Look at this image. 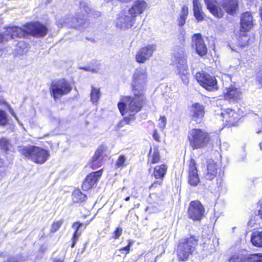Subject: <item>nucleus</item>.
Returning a JSON list of instances; mask_svg holds the SVG:
<instances>
[{"label": "nucleus", "instance_id": "4468645a", "mask_svg": "<svg viewBox=\"0 0 262 262\" xmlns=\"http://www.w3.org/2000/svg\"><path fill=\"white\" fill-rule=\"evenodd\" d=\"M102 175V170L93 172L89 174L82 183V189L88 191L93 187Z\"/></svg>", "mask_w": 262, "mask_h": 262}, {"label": "nucleus", "instance_id": "39448f33", "mask_svg": "<svg viewBox=\"0 0 262 262\" xmlns=\"http://www.w3.org/2000/svg\"><path fill=\"white\" fill-rule=\"evenodd\" d=\"M188 139L190 145L194 150L206 146L210 141V136L203 129L194 128L189 132Z\"/></svg>", "mask_w": 262, "mask_h": 262}, {"label": "nucleus", "instance_id": "a19ab883", "mask_svg": "<svg viewBox=\"0 0 262 262\" xmlns=\"http://www.w3.org/2000/svg\"><path fill=\"white\" fill-rule=\"evenodd\" d=\"M25 259L21 255L10 256L8 259V262H24Z\"/></svg>", "mask_w": 262, "mask_h": 262}, {"label": "nucleus", "instance_id": "f03ea898", "mask_svg": "<svg viewBox=\"0 0 262 262\" xmlns=\"http://www.w3.org/2000/svg\"><path fill=\"white\" fill-rule=\"evenodd\" d=\"M144 100V94L139 93L133 97H126L118 104V107L122 116H125L119 125L122 126L125 122L128 124L135 120V115L139 112L143 106Z\"/></svg>", "mask_w": 262, "mask_h": 262}, {"label": "nucleus", "instance_id": "6e6552de", "mask_svg": "<svg viewBox=\"0 0 262 262\" xmlns=\"http://www.w3.org/2000/svg\"><path fill=\"white\" fill-rule=\"evenodd\" d=\"M147 72L145 69H137L133 75L132 85L134 93L138 95L139 93L144 94L146 84Z\"/></svg>", "mask_w": 262, "mask_h": 262}, {"label": "nucleus", "instance_id": "ea45409f", "mask_svg": "<svg viewBox=\"0 0 262 262\" xmlns=\"http://www.w3.org/2000/svg\"><path fill=\"white\" fill-rule=\"evenodd\" d=\"M25 259L21 255L10 256L8 259V262H24Z\"/></svg>", "mask_w": 262, "mask_h": 262}, {"label": "nucleus", "instance_id": "4be33fe9", "mask_svg": "<svg viewBox=\"0 0 262 262\" xmlns=\"http://www.w3.org/2000/svg\"><path fill=\"white\" fill-rule=\"evenodd\" d=\"M241 25L242 30L249 31L253 26V17L250 12H246L241 18Z\"/></svg>", "mask_w": 262, "mask_h": 262}, {"label": "nucleus", "instance_id": "5fc2aeb1", "mask_svg": "<svg viewBox=\"0 0 262 262\" xmlns=\"http://www.w3.org/2000/svg\"><path fill=\"white\" fill-rule=\"evenodd\" d=\"M258 215L260 216V217L262 219V206H261L259 210Z\"/></svg>", "mask_w": 262, "mask_h": 262}, {"label": "nucleus", "instance_id": "9b49d317", "mask_svg": "<svg viewBox=\"0 0 262 262\" xmlns=\"http://www.w3.org/2000/svg\"><path fill=\"white\" fill-rule=\"evenodd\" d=\"M136 21V18L128 10H123L116 20L117 28L125 30L132 27Z\"/></svg>", "mask_w": 262, "mask_h": 262}, {"label": "nucleus", "instance_id": "37998d69", "mask_svg": "<svg viewBox=\"0 0 262 262\" xmlns=\"http://www.w3.org/2000/svg\"><path fill=\"white\" fill-rule=\"evenodd\" d=\"M62 220L54 222L52 225L51 231L52 232H56L62 224Z\"/></svg>", "mask_w": 262, "mask_h": 262}, {"label": "nucleus", "instance_id": "a878e982", "mask_svg": "<svg viewBox=\"0 0 262 262\" xmlns=\"http://www.w3.org/2000/svg\"><path fill=\"white\" fill-rule=\"evenodd\" d=\"M177 70L180 77L181 78L183 82L187 85L189 83V72L188 71V68L187 64H183L181 66H177Z\"/></svg>", "mask_w": 262, "mask_h": 262}, {"label": "nucleus", "instance_id": "4d7b16f0", "mask_svg": "<svg viewBox=\"0 0 262 262\" xmlns=\"http://www.w3.org/2000/svg\"><path fill=\"white\" fill-rule=\"evenodd\" d=\"M130 199V197L129 196H127L125 199V201H128Z\"/></svg>", "mask_w": 262, "mask_h": 262}, {"label": "nucleus", "instance_id": "09e8293b", "mask_svg": "<svg viewBox=\"0 0 262 262\" xmlns=\"http://www.w3.org/2000/svg\"><path fill=\"white\" fill-rule=\"evenodd\" d=\"M4 163L3 161L0 159V179L5 174V170L4 166Z\"/></svg>", "mask_w": 262, "mask_h": 262}, {"label": "nucleus", "instance_id": "5701e85b", "mask_svg": "<svg viewBox=\"0 0 262 262\" xmlns=\"http://www.w3.org/2000/svg\"><path fill=\"white\" fill-rule=\"evenodd\" d=\"M222 6L227 13L233 15L238 8V3L237 0H222Z\"/></svg>", "mask_w": 262, "mask_h": 262}, {"label": "nucleus", "instance_id": "1a4fd4ad", "mask_svg": "<svg viewBox=\"0 0 262 262\" xmlns=\"http://www.w3.org/2000/svg\"><path fill=\"white\" fill-rule=\"evenodd\" d=\"M195 78L199 84L208 91H214L219 89L216 78L204 71L197 72Z\"/></svg>", "mask_w": 262, "mask_h": 262}, {"label": "nucleus", "instance_id": "2f4dec72", "mask_svg": "<svg viewBox=\"0 0 262 262\" xmlns=\"http://www.w3.org/2000/svg\"><path fill=\"white\" fill-rule=\"evenodd\" d=\"M0 148L5 151H13L14 149L11 141L6 138L0 139Z\"/></svg>", "mask_w": 262, "mask_h": 262}, {"label": "nucleus", "instance_id": "f3484780", "mask_svg": "<svg viewBox=\"0 0 262 262\" xmlns=\"http://www.w3.org/2000/svg\"><path fill=\"white\" fill-rule=\"evenodd\" d=\"M174 60L175 65L187 64V53L184 47L177 46L174 50Z\"/></svg>", "mask_w": 262, "mask_h": 262}, {"label": "nucleus", "instance_id": "49530a36", "mask_svg": "<svg viewBox=\"0 0 262 262\" xmlns=\"http://www.w3.org/2000/svg\"><path fill=\"white\" fill-rule=\"evenodd\" d=\"M122 229L120 227L116 228V230L114 232L113 238L118 239L122 234Z\"/></svg>", "mask_w": 262, "mask_h": 262}, {"label": "nucleus", "instance_id": "2eb2a0df", "mask_svg": "<svg viewBox=\"0 0 262 262\" xmlns=\"http://www.w3.org/2000/svg\"><path fill=\"white\" fill-rule=\"evenodd\" d=\"M192 46H194L196 53L200 56L207 53V48L201 34H194L192 37Z\"/></svg>", "mask_w": 262, "mask_h": 262}, {"label": "nucleus", "instance_id": "0eeeda50", "mask_svg": "<svg viewBox=\"0 0 262 262\" xmlns=\"http://www.w3.org/2000/svg\"><path fill=\"white\" fill-rule=\"evenodd\" d=\"M197 243V240L193 237L182 239L178 248L179 258L182 260H187L190 254H192Z\"/></svg>", "mask_w": 262, "mask_h": 262}, {"label": "nucleus", "instance_id": "412c9836", "mask_svg": "<svg viewBox=\"0 0 262 262\" xmlns=\"http://www.w3.org/2000/svg\"><path fill=\"white\" fill-rule=\"evenodd\" d=\"M207 9L215 17H222L224 14L221 8L216 6V0H204Z\"/></svg>", "mask_w": 262, "mask_h": 262}, {"label": "nucleus", "instance_id": "052dcab7", "mask_svg": "<svg viewBox=\"0 0 262 262\" xmlns=\"http://www.w3.org/2000/svg\"><path fill=\"white\" fill-rule=\"evenodd\" d=\"M81 228H83L84 229V226H82L81 227Z\"/></svg>", "mask_w": 262, "mask_h": 262}, {"label": "nucleus", "instance_id": "680f3d73", "mask_svg": "<svg viewBox=\"0 0 262 262\" xmlns=\"http://www.w3.org/2000/svg\"><path fill=\"white\" fill-rule=\"evenodd\" d=\"M74 262H76L75 261H74Z\"/></svg>", "mask_w": 262, "mask_h": 262}, {"label": "nucleus", "instance_id": "72a5a7b5", "mask_svg": "<svg viewBox=\"0 0 262 262\" xmlns=\"http://www.w3.org/2000/svg\"><path fill=\"white\" fill-rule=\"evenodd\" d=\"M73 201L75 203H81L85 201L86 196L82 193L79 189H76L72 194Z\"/></svg>", "mask_w": 262, "mask_h": 262}, {"label": "nucleus", "instance_id": "473e14b6", "mask_svg": "<svg viewBox=\"0 0 262 262\" xmlns=\"http://www.w3.org/2000/svg\"><path fill=\"white\" fill-rule=\"evenodd\" d=\"M160 160V156L158 148L155 147L153 149L151 148L149 153L148 162L154 164L159 162Z\"/></svg>", "mask_w": 262, "mask_h": 262}, {"label": "nucleus", "instance_id": "9d476101", "mask_svg": "<svg viewBox=\"0 0 262 262\" xmlns=\"http://www.w3.org/2000/svg\"><path fill=\"white\" fill-rule=\"evenodd\" d=\"M50 92L55 100L68 94L72 90V86L64 79L53 82L50 86Z\"/></svg>", "mask_w": 262, "mask_h": 262}, {"label": "nucleus", "instance_id": "20e7f679", "mask_svg": "<svg viewBox=\"0 0 262 262\" xmlns=\"http://www.w3.org/2000/svg\"><path fill=\"white\" fill-rule=\"evenodd\" d=\"M18 151L26 158L39 164L45 163L50 156L47 150L35 146H20L18 147Z\"/></svg>", "mask_w": 262, "mask_h": 262}, {"label": "nucleus", "instance_id": "dca6fc26", "mask_svg": "<svg viewBox=\"0 0 262 262\" xmlns=\"http://www.w3.org/2000/svg\"><path fill=\"white\" fill-rule=\"evenodd\" d=\"M199 182L195 162L194 159H191L189 164L188 183L192 186H196Z\"/></svg>", "mask_w": 262, "mask_h": 262}, {"label": "nucleus", "instance_id": "8fccbe9b", "mask_svg": "<svg viewBox=\"0 0 262 262\" xmlns=\"http://www.w3.org/2000/svg\"><path fill=\"white\" fill-rule=\"evenodd\" d=\"M180 35H181L180 37V41L181 42V44L182 45H183L184 43V42H185V33L183 32H182Z\"/></svg>", "mask_w": 262, "mask_h": 262}, {"label": "nucleus", "instance_id": "58836bf2", "mask_svg": "<svg viewBox=\"0 0 262 262\" xmlns=\"http://www.w3.org/2000/svg\"><path fill=\"white\" fill-rule=\"evenodd\" d=\"M8 123V118L5 111L0 110V125L4 126Z\"/></svg>", "mask_w": 262, "mask_h": 262}, {"label": "nucleus", "instance_id": "de8ad7c7", "mask_svg": "<svg viewBox=\"0 0 262 262\" xmlns=\"http://www.w3.org/2000/svg\"><path fill=\"white\" fill-rule=\"evenodd\" d=\"M160 123L159 126L161 128H165L166 124V118L165 116H161L160 118Z\"/></svg>", "mask_w": 262, "mask_h": 262}, {"label": "nucleus", "instance_id": "e433bc0d", "mask_svg": "<svg viewBox=\"0 0 262 262\" xmlns=\"http://www.w3.org/2000/svg\"><path fill=\"white\" fill-rule=\"evenodd\" d=\"M245 256L242 254H235L229 259V262H244Z\"/></svg>", "mask_w": 262, "mask_h": 262}, {"label": "nucleus", "instance_id": "79ce46f5", "mask_svg": "<svg viewBox=\"0 0 262 262\" xmlns=\"http://www.w3.org/2000/svg\"><path fill=\"white\" fill-rule=\"evenodd\" d=\"M28 45L24 41H20L17 44V47L22 50L23 52H27L28 51Z\"/></svg>", "mask_w": 262, "mask_h": 262}, {"label": "nucleus", "instance_id": "ddd939ff", "mask_svg": "<svg viewBox=\"0 0 262 262\" xmlns=\"http://www.w3.org/2000/svg\"><path fill=\"white\" fill-rule=\"evenodd\" d=\"M156 49V44H148L141 48L136 54V61L140 63H144L152 57Z\"/></svg>", "mask_w": 262, "mask_h": 262}, {"label": "nucleus", "instance_id": "864d4df0", "mask_svg": "<svg viewBox=\"0 0 262 262\" xmlns=\"http://www.w3.org/2000/svg\"><path fill=\"white\" fill-rule=\"evenodd\" d=\"M158 185H161V183H159L158 181H157L155 183H154L151 185L150 186V188H151L152 187H156Z\"/></svg>", "mask_w": 262, "mask_h": 262}, {"label": "nucleus", "instance_id": "c9c22d12", "mask_svg": "<svg viewBox=\"0 0 262 262\" xmlns=\"http://www.w3.org/2000/svg\"><path fill=\"white\" fill-rule=\"evenodd\" d=\"M188 9L186 6H183L180 14V17L179 18V25L183 26L186 21V19L188 16Z\"/></svg>", "mask_w": 262, "mask_h": 262}, {"label": "nucleus", "instance_id": "aec40b11", "mask_svg": "<svg viewBox=\"0 0 262 262\" xmlns=\"http://www.w3.org/2000/svg\"><path fill=\"white\" fill-rule=\"evenodd\" d=\"M147 5L144 0H137L134 2L133 6L127 9L136 18L139 14H142L147 8Z\"/></svg>", "mask_w": 262, "mask_h": 262}, {"label": "nucleus", "instance_id": "c756f323", "mask_svg": "<svg viewBox=\"0 0 262 262\" xmlns=\"http://www.w3.org/2000/svg\"><path fill=\"white\" fill-rule=\"evenodd\" d=\"M251 241L254 246L262 247V231L254 232L252 234Z\"/></svg>", "mask_w": 262, "mask_h": 262}, {"label": "nucleus", "instance_id": "f704fd0d", "mask_svg": "<svg viewBox=\"0 0 262 262\" xmlns=\"http://www.w3.org/2000/svg\"><path fill=\"white\" fill-rule=\"evenodd\" d=\"M100 97V89L92 86L91 92V100L93 104H96Z\"/></svg>", "mask_w": 262, "mask_h": 262}, {"label": "nucleus", "instance_id": "cd10ccee", "mask_svg": "<svg viewBox=\"0 0 262 262\" xmlns=\"http://www.w3.org/2000/svg\"><path fill=\"white\" fill-rule=\"evenodd\" d=\"M193 8L194 16L198 21H202L204 18L205 14L202 11L199 0H193Z\"/></svg>", "mask_w": 262, "mask_h": 262}, {"label": "nucleus", "instance_id": "7ed1b4c3", "mask_svg": "<svg viewBox=\"0 0 262 262\" xmlns=\"http://www.w3.org/2000/svg\"><path fill=\"white\" fill-rule=\"evenodd\" d=\"M79 8L80 13H81L83 17L82 18H80L79 17L70 18V16L62 18L57 21V25L59 27L67 26L71 28H78L80 27L83 24H84V17L86 16L98 17L101 15L100 12L91 8L86 2H81Z\"/></svg>", "mask_w": 262, "mask_h": 262}, {"label": "nucleus", "instance_id": "bb28decb", "mask_svg": "<svg viewBox=\"0 0 262 262\" xmlns=\"http://www.w3.org/2000/svg\"><path fill=\"white\" fill-rule=\"evenodd\" d=\"M87 224H83L78 222H74L72 225V228L74 229V232L73 235V237L72 238V243L71 245V247L73 248L77 241L79 237L81 234V232H79V230L80 229L81 227L82 226H84V229H85L86 227Z\"/></svg>", "mask_w": 262, "mask_h": 262}, {"label": "nucleus", "instance_id": "603ef678", "mask_svg": "<svg viewBox=\"0 0 262 262\" xmlns=\"http://www.w3.org/2000/svg\"><path fill=\"white\" fill-rule=\"evenodd\" d=\"M9 112L10 113V114L17 120V121L18 122V119H17V116L16 115V114H15L14 112L13 111V110L9 106Z\"/></svg>", "mask_w": 262, "mask_h": 262}, {"label": "nucleus", "instance_id": "13d9d810", "mask_svg": "<svg viewBox=\"0 0 262 262\" xmlns=\"http://www.w3.org/2000/svg\"><path fill=\"white\" fill-rule=\"evenodd\" d=\"M259 147L261 150H262V142L259 143Z\"/></svg>", "mask_w": 262, "mask_h": 262}, {"label": "nucleus", "instance_id": "b1692460", "mask_svg": "<svg viewBox=\"0 0 262 262\" xmlns=\"http://www.w3.org/2000/svg\"><path fill=\"white\" fill-rule=\"evenodd\" d=\"M241 94L239 89L231 86L226 89L224 92V97L226 99L232 102L239 99Z\"/></svg>", "mask_w": 262, "mask_h": 262}, {"label": "nucleus", "instance_id": "393cba45", "mask_svg": "<svg viewBox=\"0 0 262 262\" xmlns=\"http://www.w3.org/2000/svg\"><path fill=\"white\" fill-rule=\"evenodd\" d=\"M103 152L102 148H98L93 156L90 163L91 167L93 169H96L99 167L101 165V157Z\"/></svg>", "mask_w": 262, "mask_h": 262}, {"label": "nucleus", "instance_id": "a211bd4d", "mask_svg": "<svg viewBox=\"0 0 262 262\" xmlns=\"http://www.w3.org/2000/svg\"><path fill=\"white\" fill-rule=\"evenodd\" d=\"M191 119L196 123H200L204 117L205 107L199 103H195L192 105L191 108Z\"/></svg>", "mask_w": 262, "mask_h": 262}, {"label": "nucleus", "instance_id": "bf43d9fd", "mask_svg": "<svg viewBox=\"0 0 262 262\" xmlns=\"http://www.w3.org/2000/svg\"><path fill=\"white\" fill-rule=\"evenodd\" d=\"M260 132H262V129L257 132V133H259Z\"/></svg>", "mask_w": 262, "mask_h": 262}, {"label": "nucleus", "instance_id": "6e6d98bb", "mask_svg": "<svg viewBox=\"0 0 262 262\" xmlns=\"http://www.w3.org/2000/svg\"><path fill=\"white\" fill-rule=\"evenodd\" d=\"M54 262H63V261L61 259H55Z\"/></svg>", "mask_w": 262, "mask_h": 262}, {"label": "nucleus", "instance_id": "6ab92c4d", "mask_svg": "<svg viewBox=\"0 0 262 262\" xmlns=\"http://www.w3.org/2000/svg\"><path fill=\"white\" fill-rule=\"evenodd\" d=\"M223 120L228 122L229 125H235L240 119L239 115L234 111L228 108L221 113Z\"/></svg>", "mask_w": 262, "mask_h": 262}, {"label": "nucleus", "instance_id": "c03bdc74", "mask_svg": "<svg viewBox=\"0 0 262 262\" xmlns=\"http://www.w3.org/2000/svg\"><path fill=\"white\" fill-rule=\"evenodd\" d=\"M80 69L84 70L85 71H90L92 73H97L100 69L99 66H96L95 68H93L91 66H89V67H81V68H80Z\"/></svg>", "mask_w": 262, "mask_h": 262}, {"label": "nucleus", "instance_id": "c85d7f7f", "mask_svg": "<svg viewBox=\"0 0 262 262\" xmlns=\"http://www.w3.org/2000/svg\"><path fill=\"white\" fill-rule=\"evenodd\" d=\"M253 40L254 37L249 36L244 30L241 31L238 40V43L240 46L245 47L253 42Z\"/></svg>", "mask_w": 262, "mask_h": 262}, {"label": "nucleus", "instance_id": "f257e3e1", "mask_svg": "<svg viewBox=\"0 0 262 262\" xmlns=\"http://www.w3.org/2000/svg\"><path fill=\"white\" fill-rule=\"evenodd\" d=\"M25 30L17 26L8 27L3 33H0V45L15 37H25L28 34L36 37H42L46 35L47 28L42 24L36 23L27 24L24 26Z\"/></svg>", "mask_w": 262, "mask_h": 262}, {"label": "nucleus", "instance_id": "423d86ee", "mask_svg": "<svg viewBox=\"0 0 262 262\" xmlns=\"http://www.w3.org/2000/svg\"><path fill=\"white\" fill-rule=\"evenodd\" d=\"M224 177V168L220 162H215L212 160L207 161V171L204 174L206 180L212 181L216 178V185L220 187L223 181Z\"/></svg>", "mask_w": 262, "mask_h": 262}, {"label": "nucleus", "instance_id": "f8f14e48", "mask_svg": "<svg viewBox=\"0 0 262 262\" xmlns=\"http://www.w3.org/2000/svg\"><path fill=\"white\" fill-rule=\"evenodd\" d=\"M205 208L199 201H193L190 203L188 210V217L193 221L201 220L204 215Z\"/></svg>", "mask_w": 262, "mask_h": 262}, {"label": "nucleus", "instance_id": "a18cd8bd", "mask_svg": "<svg viewBox=\"0 0 262 262\" xmlns=\"http://www.w3.org/2000/svg\"><path fill=\"white\" fill-rule=\"evenodd\" d=\"M133 244H134V241H133L132 240H128V245L124 247L119 249V250L120 251H125L126 252V254H127V253H129L130 248L133 246Z\"/></svg>", "mask_w": 262, "mask_h": 262}, {"label": "nucleus", "instance_id": "3c124183", "mask_svg": "<svg viewBox=\"0 0 262 262\" xmlns=\"http://www.w3.org/2000/svg\"><path fill=\"white\" fill-rule=\"evenodd\" d=\"M153 138L156 141H158L159 140V134H158L157 130H155V132L153 134Z\"/></svg>", "mask_w": 262, "mask_h": 262}, {"label": "nucleus", "instance_id": "4c0bfd02", "mask_svg": "<svg viewBox=\"0 0 262 262\" xmlns=\"http://www.w3.org/2000/svg\"><path fill=\"white\" fill-rule=\"evenodd\" d=\"M126 158L123 155H121L119 157L116 163V166L117 168H123L126 166Z\"/></svg>", "mask_w": 262, "mask_h": 262}, {"label": "nucleus", "instance_id": "7c9ffc66", "mask_svg": "<svg viewBox=\"0 0 262 262\" xmlns=\"http://www.w3.org/2000/svg\"><path fill=\"white\" fill-rule=\"evenodd\" d=\"M167 171V167L165 164L158 165L154 169V177L156 179H162L165 175Z\"/></svg>", "mask_w": 262, "mask_h": 262}]
</instances>
